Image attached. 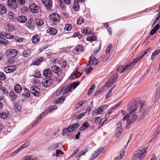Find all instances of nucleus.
<instances>
[{
    "label": "nucleus",
    "instance_id": "13",
    "mask_svg": "<svg viewBox=\"0 0 160 160\" xmlns=\"http://www.w3.org/2000/svg\"><path fill=\"white\" fill-rule=\"evenodd\" d=\"M139 60V58H135L133 59L130 64L127 65L125 67H124L123 70L126 71L131 69L134 65L138 62Z\"/></svg>",
    "mask_w": 160,
    "mask_h": 160
},
{
    "label": "nucleus",
    "instance_id": "40",
    "mask_svg": "<svg viewBox=\"0 0 160 160\" xmlns=\"http://www.w3.org/2000/svg\"><path fill=\"white\" fill-rule=\"evenodd\" d=\"M83 32L86 35L88 34H89L91 33L92 30L91 28L88 27L85 28L83 30Z\"/></svg>",
    "mask_w": 160,
    "mask_h": 160
},
{
    "label": "nucleus",
    "instance_id": "18",
    "mask_svg": "<svg viewBox=\"0 0 160 160\" xmlns=\"http://www.w3.org/2000/svg\"><path fill=\"white\" fill-rule=\"evenodd\" d=\"M160 97V86L158 87L156 90L155 93V95L153 99V101L154 102H158Z\"/></svg>",
    "mask_w": 160,
    "mask_h": 160
},
{
    "label": "nucleus",
    "instance_id": "42",
    "mask_svg": "<svg viewBox=\"0 0 160 160\" xmlns=\"http://www.w3.org/2000/svg\"><path fill=\"white\" fill-rule=\"evenodd\" d=\"M24 92L23 93V95L26 98L29 97L30 96V92L29 91L27 88H25L24 89Z\"/></svg>",
    "mask_w": 160,
    "mask_h": 160
},
{
    "label": "nucleus",
    "instance_id": "61",
    "mask_svg": "<svg viewBox=\"0 0 160 160\" xmlns=\"http://www.w3.org/2000/svg\"><path fill=\"white\" fill-rule=\"evenodd\" d=\"M124 69V67L122 66H119L117 69V71L119 73H122L125 70H123Z\"/></svg>",
    "mask_w": 160,
    "mask_h": 160
},
{
    "label": "nucleus",
    "instance_id": "37",
    "mask_svg": "<svg viewBox=\"0 0 160 160\" xmlns=\"http://www.w3.org/2000/svg\"><path fill=\"white\" fill-rule=\"evenodd\" d=\"M31 53V51L30 50H27L23 52L22 55L24 57L27 58L30 56Z\"/></svg>",
    "mask_w": 160,
    "mask_h": 160
},
{
    "label": "nucleus",
    "instance_id": "58",
    "mask_svg": "<svg viewBox=\"0 0 160 160\" xmlns=\"http://www.w3.org/2000/svg\"><path fill=\"white\" fill-rule=\"evenodd\" d=\"M84 22V20L82 17H80L77 20V23L78 25H81Z\"/></svg>",
    "mask_w": 160,
    "mask_h": 160
},
{
    "label": "nucleus",
    "instance_id": "11",
    "mask_svg": "<svg viewBox=\"0 0 160 160\" xmlns=\"http://www.w3.org/2000/svg\"><path fill=\"white\" fill-rule=\"evenodd\" d=\"M53 82V80L51 78H47L43 79L42 84L45 87H47L51 85Z\"/></svg>",
    "mask_w": 160,
    "mask_h": 160
},
{
    "label": "nucleus",
    "instance_id": "22",
    "mask_svg": "<svg viewBox=\"0 0 160 160\" xmlns=\"http://www.w3.org/2000/svg\"><path fill=\"white\" fill-rule=\"evenodd\" d=\"M43 74L45 77H48L50 78L52 75V73L51 70L50 69H47L44 70L43 72Z\"/></svg>",
    "mask_w": 160,
    "mask_h": 160
},
{
    "label": "nucleus",
    "instance_id": "14",
    "mask_svg": "<svg viewBox=\"0 0 160 160\" xmlns=\"http://www.w3.org/2000/svg\"><path fill=\"white\" fill-rule=\"evenodd\" d=\"M98 63V61L97 59L96 60L95 57L94 56H91L88 61L87 66H89L93 64L96 65Z\"/></svg>",
    "mask_w": 160,
    "mask_h": 160
},
{
    "label": "nucleus",
    "instance_id": "53",
    "mask_svg": "<svg viewBox=\"0 0 160 160\" xmlns=\"http://www.w3.org/2000/svg\"><path fill=\"white\" fill-rule=\"evenodd\" d=\"M115 86H113L109 91L108 92V93H107V95H106V97H105V98L106 99H107L108 98H109L110 96L111 93H112V89H113V88H115Z\"/></svg>",
    "mask_w": 160,
    "mask_h": 160
},
{
    "label": "nucleus",
    "instance_id": "47",
    "mask_svg": "<svg viewBox=\"0 0 160 160\" xmlns=\"http://www.w3.org/2000/svg\"><path fill=\"white\" fill-rule=\"evenodd\" d=\"M34 77L37 78H40L41 74L39 71L37 70L35 71L33 75Z\"/></svg>",
    "mask_w": 160,
    "mask_h": 160
},
{
    "label": "nucleus",
    "instance_id": "26",
    "mask_svg": "<svg viewBox=\"0 0 160 160\" xmlns=\"http://www.w3.org/2000/svg\"><path fill=\"white\" fill-rule=\"evenodd\" d=\"M63 94H65L68 92H72L71 86H70V85L66 87H63Z\"/></svg>",
    "mask_w": 160,
    "mask_h": 160
},
{
    "label": "nucleus",
    "instance_id": "63",
    "mask_svg": "<svg viewBox=\"0 0 160 160\" xmlns=\"http://www.w3.org/2000/svg\"><path fill=\"white\" fill-rule=\"evenodd\" d=\"M160 133V125H159L157 129L154 132V135L155 136H157Z\"/></svg>",
    "mask_w": 160,
    "mask_h": 160
},
{
    "label": "nucleus",
    "instance_id": "56",
    "mask_svg": "<svg viewBox=\"0 0 160 160\" xmlns=\"http://www.w3.org/2000/svg\"><path fill=\"white\" fill-rule=\"evenodd\" d=\"M2 90L3 92L5 95H7L8 94V91L7 89L4 87H1L0 88V91Z\"/></svg>",
    "mask_w": 160,
    "mask_h": 160
},
{
    "label": "nucleus",
    "instance_id": "39",
    "mask_svg": "<svg viewBox=\"0 0 160 160\" xmlns=\"http://www.w3.org/2000/svg\"><path fill=\"white\" fill-rule=\"evenodd\" d=\"M63 90L62 86H61L59 87L56 92V95L57 96H59L61 93L63 94Z\"/></svg>",
    "mask_w": 160,
    "mask_h": 160
},
{
    "label": "nucleus",
    "instance_id": "6",
    "mask_svg": "<svg viewBox=\"0 0 160 160\" xmlns=\"http://www.w3.org/2000/svg\"><path fill=\"white\" fill-rule=\"evenodd\" d=\"M49 22L50 25H55L58 22L60 18L59 15L56 13H52L49 16Z\"/></svg>",
    "mask_w": 160,
    "mask_h": 160
},
{
    "label": "nucleus",
    "instance_id": "34",
    "mask_svg": "<svg viewBox=\"0 0 160 160\" xmlns=\"http://www.w3.org/2000/svg\"><path fill=\"white\" fill-rule=\"evenodd\" d=\"M5 27L6 29H7L6 31L8 32L12 31L14 29L13 26L11 24H7Z\"/></svg>",
    "mask_w": 160,
    "mask_h": 160
},
{
    "label": "nucleus",
    "instance_id": "35",
    "mask_svg": "<svg viewBox=\"0 0 160 160\" xmlns=\"http://www.w3.org/2000/svg\"><path fill=\"white\" fill-rule=\"evenodd\" d=\"M73 9L75 11H78L79 10L80 7L78 3L76 1H74L72 7Z\"/></svg>",
    "mask_w": 160,
    "mask_h": 160
},
{
    "label": "nucleus",
    "instance_id": "62",
    "mask_svg": "<svg viewBox=\"0 0 160 160\" xmlns=\"http://www.w3.org/2000/svg\"><path fill=\"white\" fill-rule=\"evenodd\" d=\"M22 160H37V159H32V157L30 156H26L23 158Z\"/></svg>",
    "mask_w": 160,
    "mask_h": 160
},
{
    "label": "nucleus",
    "instance_id": "29",
    "mask_svg": "<svg viewBox=\"0 0 160 160\" xmlns=\"http://www.w3.org/2000/svg\"><path fill=\"white\" fill-rule=\"evenodd\" d=\"M18 20V22L22 23H23L26 22L27 21V18L26 17L23 16H19Z\"/></svg>",
    "mask_w": 160,
    "mask_h": 160
},
{
    "label": "nucleus",
    "instance_id": "30",
    "mask_svg": "<svg viewBox=\"0 0 160 160\" xmlns=\"http://www.w3.org/2000/svg\"><path fill=\"white\" fill-rule=\"evenodd\" d=\"M40 37L39 36L36 35L33 36L32 38V40L33 43H35L38 42L39 41Z\"/></svg>",
    "mask_w": 160,
    "mask_h": 160
},
{
    "label": "nucleus",
    "instance_id": "23",
    "mask_svg": "<svg viewBox=\"0 0 160 160\" xmlns=\"http://www.w3.org/2000/svg\"><path fill=\"white\" fill-rule=\"evenodd\" d=\"M8 16L10 20L14 21H16V16L13 12H9L8 13Z\"/></svg>",
    "mask_w": 160,
    "mask_h": 160
},
{
    "label": "nucleus",
    "instance_id": "10",
    "mask_svg": "<svg viewBox=\"0 0 160 160\" xmlns=\"http://www.w3.org/2000/svg\"><path fill=\"white\" fill-rule=\"evenodd\" d=\"M105 107L106 108L107 107V106L105 105H102L101 107L93 110L92 112V116H96L102 113V112L105 110Z\"/></svg>",
    "mask_w": 160,
    "mask_h": 160
},
{
    "label": "nucleus",
    "instance_id": "32",
    "mask_svg": "<svg viewBox=\"0 0 160 160\" xmlns=\"http://www.w3.org/2000/svg\"><path fill=\"white\" fill-rule=\"evenodd\" d=\"M152 48L151 47H149L147 49L143 52L142 53V55L141 56H139L137 58H139L140 60L143 57H144L145 55L148 53V52H150L152 50Z\"/></svg>",
    "mask_w": 160,
    "mask_h": 160
},
{
    "label": "nucleus",
    "instance_id": "64",
    "mask_svg": "<svg viewBox=\"0 0 160 160\" xmlns=\"http://www.w3.org/2000/svg\"><path fill=\"white\" fill-rule=\"evenodd\" d=\"M138 118V117L136 114H134L133 115L131 118V121L134 122Z\"/></svg>",
    "mask_w": 160,
    "mask_h": 160
},
{
    "label": "nucleus",
    "instance_id": "46",
    "mask_svg": "<svg viewBox=\"0 0 160 160\" xmlns=\"http://www.w3.org/2000/svg\"><path fill=\"white\" fill-rule=\"evenodd\" d=\"M88 151V149H85L83 150L82 152H81V153H80L79 154H78V155H76L75 157V158H79L82 155H83L85 153H86V152H87Z\"/></svg>",
    "mask_w": 160,
    "mask_h": 160
},
{
    "label": "nucleus",
    "instance_id": "9",
    "mask_svg": "<svg viewBox=\"0 0 160 160\" xmlns=\"http://www.w3.org/2000/svg\"><path fill=\"white\" fill-rule=\"evenodd\" d=\"M18 53V51L15 49H11L6 51L5 54L9 57L14 58L16 56Z\"/></svg>",
    "mask_w": 160,
    "mask_h": 160
},
{
    "label": "nucleus",
    "instance_id": "59",
    "mask_svg": "<svg viewBox=\"0 0 160 160\" xmlns=\"http://www.w3.org/2000/svg\"><path fill=\"white\" fill-rule=\"evenodd\" d=\"M63 153L64 152L62 151L59 149H57L55 156L57 157H58L59 156L60 154H63Z\"/></svg>",
    "mask_w": 160,
    "mask_h": 160
},
{
    "label": "nucleus",
    "instance_id": "33",
    "mask_svg": "<svg viewBox=\"0 0 160 160\" xmlns=\"http://www.w3.org/2000/svg\"><path fill=\"white\" fill-rule=\"evenodd\" d=\"M7 12V9L5 6L2 4H0V13L1 14H5Z\"/></svg>",
    "mask_w": 160,
    "mask_h": 160
},
{
    "label": "nucleus",
    "instance_id": "15",
    "mask_svg": "<svg viewBox=\"0 0 160 160\" xmlns=\"http://www.w3.org/2000/svg\"><path fill=\"white\" fill-rule=\"evenodd\" d=\"M33 20L32 19L30 18L26 24V26L32 31L34 30L35 28L34 23L33 22Z\"/></svg>",
    "mask_w": 160,
    "mask_h": 160
},
{
    "label": "nucleus",
    "instance_id": "8",
    "mask_svg": "<svg viewBox=\"0 0 160 160\" xmlns=\"http://www.w3.org/2000/svg\"><path fill=\"white\" fill-rule=\"evenodd\" d=\"M122 131V126L121 122H118L116 124L115 135L117 137H119L121 135Z\"/></svg>",
    "mask_w": 160,
    "mask_h": 160
},
{
    "label": "nucleus",
    "instance_id": "38",
    "mask_svg": "<svg viewBox=\"0 0 160 160\" xmlns=\"http://www.w3.org/2000/svg\"><path fill=\"white\" fill-rule=\"evenodd\" d=\"M58 148V144H56L51 146V147H49L48 148V150L49 151L52 152L54 150H55Z\"/></svg>",
    "mask_w": 160,
    "mask_h": 160
},
{
    "label": "nucleus",
    "instance_id": "43",
    "mask_svg": "<svg viewBox=\"0 0 160 160\" xmlns=\"http://www.w3.org/2000/svg\"><path fill=\"white\" fill-rule=\"evenodd\" d=\"M120 102H119L118 103L115 105L114 106H112V108L109 110V112H110L111 113L115 110V109L118 108L119 105L121 104Z\"/></svg>",
    "mask_w": 160,
    "mask_h": 160
},
{
    "label": "nucleus",
    "instance_id": "2",
    "mask_svg": "<svg viewBox=\"0 0 160 160\" xmlns=\"http://www.w3.org/2000/svg\"><path fill=\"white\" fill-rule=\"evenodd\" d=\"M57 107L56 105H53L51 106L49 110L48 111H46L43 112L37 118L36 121L32 125V127L35 126L37 124H38L41 121L42 118L43 117H44L47 115L48 113H50L52 111L57 109Z\"/></svg>",
    "mask_w": 160,
    "mask_h": 160
},
{
    "label": "nucleus",
    "instance_id": "24",
    "mask_svg": "<svg viewBox=\"0 0 160 160\" xmlns=\"http://www.w3.org/2000/svg\"><path fill=\"white\" fill-rule=\"evenodd\" d=\"M118 74L116 73L115 75L109 81L107 82V84L108 86H109V84H112L118 78Z\"/></svg>",
    "mask_w": 160,
    "mask_h": 160
},
{
    "label": "nucleus",
    "instance_id": "60",
    "mask_svg": "<svg viewBox=\"0 0 160 160\" xmlns=\"http://www.w3.org/2000/svg\"><path fill=\"white\" fill-rule=\"evenodd\" d=\"M96 38L95 36L88 37L87 38V40L90 42L95 41Z\"/></svg>",
    "mask_w": 160,
    "mask_h": 160
},
{
    "label": "nucleus",
    "instance_id": "50",
    "mask_svg": "<svg viewBox=\"0 0 160 160\" xmlns=\"http://www.w3.org/2000/svg\"><path fill=\"white\" fill-rule=\"evenodd\" d=\"M85 102V100H83L77 104L75 106L76 109H78L81 107Z\"/></svg>",
    "mask_w": 160,
    "mask_h": 160
},
{
    "label": "nucleus",
    "instance_id": "21",
    "mask_svg": "<svg viewBox=\"0 0 160 160\" xmlns=\"http://www.w3.org/2000/svg\"><path fill=\"white\" fill-rule=\"evenodd\" d=\"M30 8L31 12L34 13H37L38 12L39 8L38 6L35 4H32L30 6Z\"/></svg>",
    "mask_w": 160,
    "mask_h": 160
},
{
    "label": "nucleus",
    "instance_id": "28",
    "mask_svg": "<svg viewBox=\"0 0 160 160\" xmlns=\"http://www.w3.org/2000/svg\"><path fill=\"white\" fill-rule=\"evenodd\" d=\"M159 53H160V49H157L156 50L152 53V54L151 57V59L152 60H153L155 58H156L157 57V56Z\"/></svg>",
    "mask_w": 160,
    "mask_h": 160
},
{
    "label": "nucleus",
    "instance_id": "36",
    "mask_svg": "<svg viewBox=\"0 0 160 160\" xmlns=\"http://www.w3.org/2000/svg\"><path fill=\"white\" fill-rule=\"evenodd\" d=\"M65 98L64 96L59 97L58 100H56L55 103L57 104L62 103L65 101Z\"/></svg>",
    "mask_w": 160,
    "mask_h": 160
},
{
    "label": "nucleus",
    "instance_id": "41",
    "mask_svg": "<svg viewBox=\"0 0 160 160\" xmlns=\"http://www.w3.org/2000/svg\"><path fill=\"white\" fill-rule=\"evenodd\" d=\"M83 51V47L81 45H79L76 47L74 50V51H77V52H80Z\"/></svg>",
    "mask_w": 160,
    "mask_h": 160
},
{
    "label": "nucleus",
    "instance_id": "49",
    "mask_svg": "<svg viewBox=\"0 0 160 160\" xmlns=\"http://www.w3.org/2000/svg\"><path fill=\"white\" fill-rule=\"evenodd\" d=\"M8 115V112H2L0 113V116L2 118H6Z\"/></svg>",
    "mask_w": 160,
    "mask_h": 160
},
{
    "label": "nucleus",
    "instance_id": "1",
    "mask_svg": "<svg viewBox=\"0 0 160 160\" xmlns=\"http://www.w3.org/2000/svg\"><path fill=\"white\" fill-rule=\"evenodd\" d=\"M139 103L140 105L139 120L142 121L147 118L148 114V106L147 103L144 101H140Z\"/></svg>",
    "mask_w": 160,
    "mask_h": 160
},
{
    "label": "nucleus",
    "instance_id": "4",
    "mask_svg": "<svg viewBox=\"0 0 160 160\" xmlns=\"http://www.w3.org/2000/svg\"><path fill=\"white\" fill-rule=\"evenodd\" d=\"M79 124L78 123L70 125L67 128H65L63 129L62 131V135H68L69 134V133L75 131L79 127Z\"/></svg>",
    "mask_w": 160,
    "mask_h": 160
},
{
    "label": "nucleus",
    "instance_id": "16",
    "mask_svg": "<svg viewBox=\"0 0 160 160\" xmlns=\"http://www.w3.org/2000/svg\"><path fill=\"white\" fill-rule=\"evenodd\" d=\"M31 92L35 96H38L39 94L40 89L37 87L32 86L31 88Z\"/></svg>",
    "mask_w": 160,
    "mask_h": 160
},
{
    "label": "nucleus",
    "instance_id": "55",
    "mask_svg": "<svg viewBox=\"0 0 160 160\" xmlns=\"http://www.w3.org/2000/svg\"><path fill=\"white\" fill-rule=\"evenodd\" d=\"M122 120H126L127 121V123L128 124L129 123V124H131V120L130 121H129V115H126L125 117H124Z\"/></svg>",
    "mask_w": 160,
    "mask_h": 160
},
{
    "label": "nucleus",
    "instance_id": "54",
    "mask_svg": "<svg viewBox=\"0 0 160 160\" xmlns=\"http://www.w3.org/2000/svg\"><path fill=\"white\" fill-rule=\"evenodd\" d=\"M79 84V82H75L74 83H71L69 85L70 86H71V88L72 89L73 87L74 89H75Z\"/></svg>",
    "mask_w": 160,
    "mask_h": 160
},
{
    "label": "nucleus",
    "instance_id": "19",
    "mask_svg": "<svg viewBox=\"0 0 160 160\" xmlns=\"http://www.w3.org/2000/svg\"><path fill=\"white\" fill-rule=\"evenodd\" d=\"M42 1L47 9L51 8L52 5V0H42Z\"/></svg>",
    "mask_w": 160,
    "mask_h": 160
},
{
    "label": "nucleus",
    "instance_id": "57",
    "mask_svg": "<svg viewBox=\"0 0 160 160\" xmlns=\"http://www.w3.org/2000/svg\"><path fill=\"white\" fill-rule=\"evenodd\" d=\"M72 27L71 24H67L65 25L64 29L67 31H70L72 29Z\"/></svg>",
    "mask_w": 160,
    "mask_h": 160
},
{
    "label": "nucleus",
    "instance_id": "25",
    "mask_svg": "<svg viewBox=\"0 0 160 160\" xmlns=\"http://www.w3.org/2000/svg\"><path fill=\"white\" fill-rule=\"evenodd\" d=\"M14 91L17 93H20L22 90V88L21 86L19 84H16L14 88Z\"/></svg>",
    "mask_w": 160,
    "mask_h": 160
},
{
    "label": "nucleus",
    "instance_id": "7",
    "mask_svg": "<svg viewBox=\"0 0 160 160\" xmlns=\"http://www.w3.org/2000/svg\"><path fill=\"white\" fill-rule=\"evenodd\" d=\"M147 148H143L142 150H138L135 151L133 158L135 159L142 158L146 155Z\"/></svg>",
    "mask_w": 160,
    "mask_h": 160
},
{
    "label": "nucleus",
    "instance_id": "17",
    "mask_svg": "<svg viewBox=\"0 0 160 160\" xmlns=\"http://www.w3.org/2000/svg\"><path fill=\"white\" fill-rule=\"evenodd\" d=\"M8 5L12 9H15L17 7L16 0H8Z\"/></svg>",
    "mask_w": 160,
    "mask_h": 160
},
{
    "label": "nucleus",
    "instance_id": "52",
    "mask_svg": "<svg viewBox=\"0 0 160 160\" xmlns=\"http://www.w3.org/2000/svg\"><path fill=\"white\" fill-rule=\"evenodd\" d=\"M30 144L29 141H27L25 142L20 147V148H21V149L27 147Z\"/></svg>",
    "mask_w": 160,
    "mask_h": 160
},
{
    "label": "nucleus",
    "instance_id": "5",
    "mask_svg": "<svg viewBox=\"0 0 160 160\" xmlns=\"http://www.w3.org/2000/svg\"><path fill=\"white\" fill-rule=\"evenodd\" d=\"M138 103L136 101H132L130 102L128 107L127 110L129 114L134 112L137 110Z\"/></svg>",
    "mask_w": 160,
    "mask_h": 160
},
{
    "label": "nucleus",
    "instance_id": "51",
    "mask_svg": "<svg viewBox=\"0 0 160 160\" xmlns=\"http://www.w3.org/2000/svg\"><path fill=\"white\" fill-rule=\"evenodd\" d=\"M5 38L8 39H13L14 37L13 35L10 33H6Z\"/></svg>",
    "mask_w": 160,
    "mask_h": 160
},
{
    "label": "nucleus",
    "instance_id": "45",
    "mask_svg": "<svg viewBox=\"0 0 160 160\" xmlns=\"http://www.w3.org/2000/svg\"><path fill=\"white\" fill-rule=\"evenodd\" d=\"M36 23L38 26H41L43 25L44 22L42 20L38 19L36 20Z\"/></svg>",
    "mask_w": 160,
    "mask_h": 160
},
{
    "label": "nucleus",
    "instance_id": "12",
    "mask_svg": "<svg viewBox=\"0 0 160 160\" xmlns=\"http://www.w3.org/2000/svg\"><path fill=\"white\" fill-rule=\"evenodd\" d=\"M79 69L78 68H77L74 72H72L69 77V79L71 80H73L75 79L80 77L82 75V73L78 71Z\"/></svg>",
    "mask_w": 160,
    "mask_h": 160
},
{
    "label": "nucleus",
    "instance_id": "48",
    "mask_svg": "<svg viewBox=\"0 0 160 160\" xmlns=\"http://www.w3.org/2000/svg\"><path fill=\"white\" fill-rule=\"evenodd\" d=\"M95 85L94 84H93L88 92V95H90L92 93V92L95 89Z\"/></svg>",
    "mask_w": 160,
    "mask_h": 160
},
{
    "label": "nucleus",
    "instance_id": "3",
    "mask_svg": "<svg viewBox=\"0 0 160 160\" xmlns=\"http://www.w3.org/2000/svg\"><path fill=\"white\" fill-rule=\"evenodd\" d=\"M51 68L52 72L58 76V77H56V80L60 82L64 76L62 70L61 68L55 65L52 66Z\"/></svg>",
    "mask_w": 160,
    "mask_h": 160
},
{
    "label": "nucleus",
    "instance_id": "27",
    "mask_svg": "<svg viewBox=\"0 0 160 160\" xmlns=\"http://www.w3.org/2000/svg\"><path fill=\"white\" fill-rule=\"evenodd\" d=\"M47 31L48 33L52 35H55L57 33V31L56 29L51 28L48 29Z\"/></svg>",
    "mask_w": 160,
    "mask_h": 160
},
{
    "label": "nucleus",
    "instance_id": "31",
    "mask_svg": "<svg viewBox=\"0 0 160 160\" xmlns=\"http://www.w3.org/2000/svg\"><path fill=\"white\" fill-rule=\"evenodd\" d=\"M9 96L11 98L12 101H13L17 98V96L16 93L13 91H11L9 93Z\"/></svg>",
    "mask_w": 160,
    "mask_h": 160
},
{
    "label": "nucleus",
    "instance_id": "20",
    "mask_svg": "<svg viewBox=\"0 0 160 160\" xmlns=\"http://www.w3.org/2000/svg\"><path fill=\"white\" fill-rule=\"evenodd\" d=\"M16 68L15 66H11L5 68L4 71L7 73L11 72L14 71Z\"/></svg>",
    "mask_w": 160,
    "mask_h": 160
},
{
    "label": "nucleus",
    "instance_id": "44",
    "mask_svg": "<svg viewBox=\"0 0 160 160\" xmlns=\"http://www.w3.org/2000/svg\"><path fill=\"white\" fill-rule=\"evenodd\" d=\"M59 63L60 66L62 68H64L67 65V62L64 59L61 60L59 62Z\"/></svg>",
    "mask_w": 160,
    "mask_h": 160
}]
</instances>
